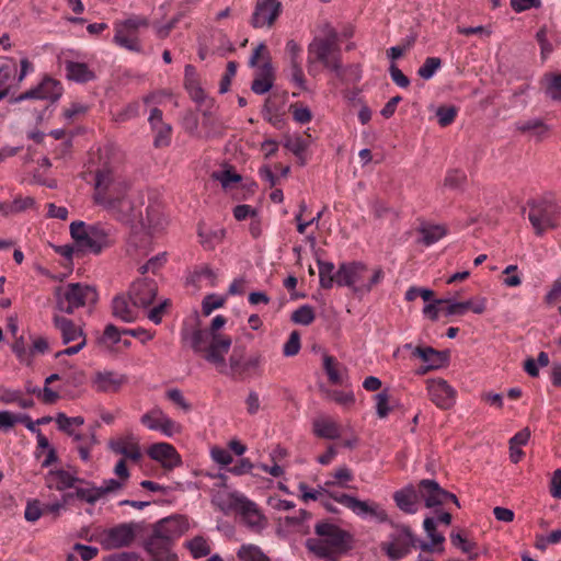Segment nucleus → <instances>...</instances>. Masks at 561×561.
<instances>
[{"label":"nucleus","mask_w":561,"mask_h":561,"mask_svg":"<svg viewBox=\"0 0 561 561\" xmlns=\"http://www.w3.org/2000/svg\"><path fill=\"white\" fill-rule=\"evenodd\" d=\"M100 161L94 173V202L111 211L122 221L133 220V203L127 198V185L118 174L114 158L113 146L99 150Z\"/></svg>","instance_id":"f257e3e1"},{"label":"nucleus","mask_w":561,"mask_h":561,"mask_svg":"<svg viewBox=\"0 0 561 561\" xmlns=\"http://www.w3.org/2000/svg\"><path fill=\"white\" fill-rule=\"evenodd\" d=\"M314 533L320 538H309L306 547L310 552L325 561H337L354 548V536L329 522H319L314 526Z\"/></svg>","instance_id":"f03ea898"},{"label":"nucleus","mask_w":561,"mask_h":561,"mask_svg":"<svg viewBox=\"0 0 561 561\" xmlns=\"http://www.w3.org/2000/svg\"><path fill=\"white\" fill-rule=\"evenodd\" d=\"M131 214L133 220L129 222L134 224L137 219L138 225H133L135 230L131 234L130 244L136 248L141 247L145 250L142 254L146 255L149 251L151 237L164 230L169 224L163 211V205L159 199L149 197L146 203L141 204L137 216L134 210Z\"/></svg>","instance_id":"7ed1b4c3"},{"label":"nucleus","mask_w":561,"mask_h":561,"mask_svg":"<svg viewBox=\"0 0 561 561\" xmlns=\"http://www.w3.org/2000/svg\"><path fill=\"white\" fill-rule=\"evenodd\" d=\"M232 340L230 336L214 333L207 329L196 328L190 335L192 350L202 354L204 359L213 364L220 374H227L226 355Z\"/></svg>","instance_id":"20e7f679"},{"label":"nucleus","mask_w":561,"mask_h":561,"mask_svg":"<svg viewBox=\"0 0 561 561\" xmlns=\"http://www.w3.org/2000/svg\"><path fill=\"white\" fill-rule=\"evenodd\" d=\"M368 272L362 262L342 263L337 268V285L352 288L354 294H367L383 278L381 267L375 268L370 277Z\"/></svg>","instance_id":"39448f33"},{"label":"nucleus","mask_w":561,"mask_h":561,"mask_svg":"<svg viewBox=\"0 0 561 561\" xmlns=\"http://www.w3.org/2000/svg\"><path fill=\"white\" fill-rule=\"evenodd\" d=\"M307 68L311 76H316L314 67L321 64L324 68L333 71L336 77L342 78L341 47L339 42L320 39L314 37L308 45Z\"/></svg>","instance_id":"423d86ee"},{"label":"nucleus","mask_w":561,"mask_h":561,"mask_svg":"<svg viewBox=\"0 0 561 561\" xmlns=\"http://www.w3.org/2000/svg\"><path fill=\"white\" fill-rule=\"evenodd\" d=\"M55 296L57 309L69 314L78 308L96 304L99 298L94 287L80 283L57 287Z\"/></svg>","instance_id":"0eeeda50"},{"label":"nucleus","mask_w":561,"mask_h":561,"mask_svg":"<svg viewBox=\"0 0 561 561\" xmlns=\"http://www.w3.org/2000/svg\"><path fill=\"white\" fill-rule=\"evenodd\" d=\"M528 219L538 236L558 226L560 210L558 205L546 197L533 198L527 202Z\"/></svg>","instance_id":"6e6552de"},{"label":"nucleus","mask_w":561,"mask_h":561,"mask_svg":"<svg viewBox=\"0 0 561 561\" xmlns=\"http://www.w3.org/2000/svg\"><path fill=\"white\" fill-rule=\"evenodd\" d=\"M393 531L389 534V540L381 542L380 549L390 561H399L407 557L412 548L419 547V539L407 525L389 522Z\"/></svg>","instance_id":"1a4fd4ad"},{"label":"nucleus","mask_w":561,"mask_h":561,"mask_svg":"<svg viewBox=\"0 0 561 561\" xmlns=\"http://www.w3.org/2000/svg\"><path fill=\"white\" fill-rule=\"evenodd\" d=\"M217 505L222 512L228 510L237 511L244 523L252 529L264 527L265 517L261 514L257 505L239 493L228 494L226 502H218Z\"/></svg>","instance_id":"9d476101"},{"label":"nucleus","mask_w":561,"mask_h":561,"mask_svg":"<svg viewBox=\"0 0 561 561\" xmlns=\"http://www.w3.org/2000/svg\"><path fill=\"white\" fill-rule=\"evenodd\" d=\"M149 20L141 15H131L130 18L115 23L114 43L130 51L140 53L141 45L137 37L140 27H148Z\"/></svg>","instance_id":"9b49d317"},{"label":"nucleus","mask_w":561,"mask_h":561,"mask_svg":"<svg viewBox=\"0 0 561 561\" xmlns=\"http://www.w3.org/2000/svg\"><path fill=\"white\" fill-rule=\"evenodd\" d=\"M190 527L188 520L183 515H173L160 519L152 526V534L149 536L153 539L173 543Z\"/></svg>","instance_id":"f8f14e48"},{"label":"nucleus","mask_w":561,"mask_h":561,"mask_svg":"<svg viewBox=\"0 0 561 561\" xmlns=\"http://www.w3.org/2000/svg\"><path fill=\"white\" fill-rule=\"evenodd\" d=\"M261 365V355H254L245 359L244 347H234L229 357V370L226 375L243 380L251 374L257 373Z\"/></svg>","instance_id":"ddd939ff"},{"label":"nucleus","mask_w":561,"mask_h":561,"mask_svg":"<svg viewBox=\"0 0 561 561\" xmlns=\"http://www.w3.org/2000/svg\"><path fill=\"white\" fill-rule=\"evenodd\" d=\"M329 496L351 510L356 515H370L381 523L388 522L387 513L381 510L378 504H369L366 501H360L357 497L345 493H329Z\"/></svg>","instance_id":"4468645a"},{"label":"nucleus","mask_w":561,"mask_h":561,"mask_svg":"<svg viewBox=\"0 0 561 561\" xmlns=\"http://www.w3.org/2000/svg\"><path fill=\"white\" fill-rule=\"evenodd\" d=\"M416 493L419 501H423L426 507L443 505L448 499L456 504V495L442 489L435 480H421Z\"/></svg>","instance_id":"2eb2a0df"},{"label":"nucleus","mask_w":561,"mask_h":561,"mask_svg":"<svg viewBox=\"0 0 561 561\" xmlns=\"http://www.w3.org/2000/svg\"><path fill=\"white\" fill-rule=\"evenodd\" d=\"M158 294V285L154 279L147 277L136 279L129 287L128 298L134 307L147 308L152 304Z\"/></svg>","instance_id":"dca6fc26"},{"label":"nucleus","mask_w":561,"mask_h":561,"mask_svg":"<svg viewBox=\"0 0 561 561\" xmlns=\"http://www.w3.org/2000/svg\"><path fill=\"white\" fill-rule=\"evenodd\" d=\"M282 12L279 0H256L250 23L254 28L271 27Z\"/></svg>","instance_id":"f3484780"},{"label":"nucleus","mask_w":561,"mask_h":561,"mask_svg":"<svg viewBox=\"0 0 561 561\" xmlns=\"http://www.w3.org/2000/svg\"><path fill=\"white\" fill-rule=\"evenodd\" d=\"M62 85L58 80H55L50 77H45L37 87L20 94L18 98L14 99V102L37 99L48 100L54 103L57 100H59V98L62 94Z\"/></svg>","instance_id":"a211bd4d"},{"label":"nucleus","mask_w":561,"mask_h":561,"mask_svg":"<svg viewBox=\"0 0 561 561\" xmlns=\"http://www.w3.org/2000/svg\"><path fill=\"white\" fill-rule=\"evenodd\" d=\"M135 524H119L104 533V546L107 549H118L129 546L135 539Z\"/></svg>","instance_id":"6ab92c4d"},{"label":"nucleus","mask_w":561,"mask_h":561,"mask_svg":"<svg viewBox=\"0 0 561 561\" xmlns=\"http://www.w3.org/2000/svg\"><path fill=\"white\" fill-rule=\"evenodd\" d=\"M427 391L432 402L440 409H450L455 401V391L446 380L431 379L427 381Z\"/></svg>","instance_id":"aec40b11"},{"label":"nucleus","mask_w":561,"mask_h":561,"mask_svg":"<svg viewBox=\"0 0 561 561\" xmlns=\"http://www.w3.org/2000/svg\"><path fill=\"white\" fill-rule=\"evenodd\" d=\"M148 456L160 462L165 470H172L182 465V459L176 449L168 443H156L148 448Z\"/></svg>","instance_id":"412c9836"},{"label":"nucleus","mask_w":561,"mask_h":561,"mask_svg":"<svg viewBox=\"0 0 561 561\" xmlns=\"http://www.w3.org/2000/svg\"><path fill=\"white\" fill-rule=\"evenodd\" d=\"M128 378L126 375L117 374L112 370L96 371L92 378V387L98 392H117L127 383Z\"/></svg>","instance_id":"4be33fe9"},{"label":"nucleus","mask_w":561,"mask_h":561,"mask_svg":"<svg viewBox=\"0 0 561 561\" xmlns=\"http://www.w3.org/2000/svg\"><path fill=\"white\" fill-rule=\"evenodd\" d=\"M414 356L421 358L428 368L438 369L445 366L450 358V351H437L431 346H416L412 353Z\"/></svg>","instance_id":"5701e85b"},{"label":"nucleus","mask_w":561,"mask_h":561,"mask_svg":"<svg viewBox=\"0 0 561 561\" xmlns=\"http://www.w3.org/2000/svg\"><path fill=\"white\" fill-rule=\"evenodd\" d=\"M274 81L275 73L272 62L264 61V64L259 67L257 75L251 83V90L255 94H264L273 88Z\"/></svg>","instance_id":"b1692460"},{"label":"nucleus","mask_w":561,"mask_h":561,"mask_svg":"<svg viewBox=\"0 0 561 561\" xmlns=\"http://www.w3.org/2000/svg\"><path fill=\"white\" fill-rule=\"evenodd\" d=\"M108 448L113 453L123 455L125 458L133 461H138L141 458L140 447L138 443L133 442L131 435L126 438L111 439L108 442Z\"/></svg>","instance_id":"393cba45"},{"label":"nucleus","mask_w":561,"mask_h":561,"mask_svg":"<svg viewBox=\"0 0 561 561\" xmlns=\"http://www.w3.org/2000/svg\"><path fill=\"white\" fill-rule=\"evenodd\" d=\"M66 78L77 83H87L95 79V73L85 62L65 61Z\"/></svg>","instance_id":"a878e982"},{"label":"nucleus","mask_w":561,"mask_h":561,"mask_svg":"<svg viewBox=\"0 0 561 561\" xmlns=\"http://www.w3.org/2000/svg\"><path fill=\"white\" fill-rule=\"evenodd\" d=\"M184 87L187 90L192 100L197 104H202L206 101L205 91L202 89L196 69L192 65L185 66Z\"/></svg>","instance_id":"bb28decb"},{"label":"nucleus","mask_w":561,"mask_h":561,"mask_svg":"<svg viewBox=\"0 0 561 561\" xmlns=\"http://www.w3.org/2000/svg\"><path fill=\"white\" fill-rule=\"evenodd\" d=\"M53 321L55 327L61 333L64 344H69L70 342L77 341L79 339L81 341L82 336H85L83 330L70 319L60 316H55Z\"/></svg>","instance_id":"cd10ccee"},{"label":"nucleus","mask_w":561,"mask_h":561,"mask_svg":"<svg viewBox=\"0 0 561 561\" xmlns=\"http://www.w3.org/2000/svg\"><path fill=\"white\" fill-rule=\"evenodd\" d=\"M393 500L397 506L408 514L416 512L415 504L419 501V493L413 485H408L393 494Z\"/></svg>","instance_id":"c85d7f7f"},{"label":"nucleus","mask_w":561,"mask_h":561,"mask_svg":"<svg viewBox=\"0 0 561 561\" xmlns=\"http://www.w3.org/2000/svg\"><path fill=\"white\" fill-rule=\"evenodd\" d=\"M128 296H116L112 301V313L124 322H133L137 318V307L129 305Z\"/></svg>","instance_id":"c756f323"},{"label":"nucleus","mask_w":561,"mask_h":561,"mask_svg":"<svg viewBox=\"0 0 561 561\" xmlns=\"http://www.w3.org/2000/svg\"><path fill=\"white\" fill-rule=\"evenodd\" d=\"M545 95L553 101H561V72H547L540 79Z\"/></svg>","instance_id":"7c9ffc66"},{"label":"nucleus","mask_w":561,"mask_h":561,"mask_svg":"<svg viewBox=\"0 0 561 561\" xmlns=\"http://www.w3.org/2000/svg\"><path fill=\"white\" fill-rule=\"evenodd\" d=\"M48 488H56L59 491L72 488L77 481L82 482L81 479L72 476L66 470L49 471L46 477Z\"/></svg>","instance_id":"2f4dec72"},{"label":"nucleus","mask_w":561,"mask_h":561,"mask_svg":"<svg viewBox=\"0 0 561 561\" xmlns=\"http://www.w3.org/2000/svg\"><path fill=\"white\" fill-rule=\"evenodd\" d=\"M319 267V283L323 289H331L334 283L337 285V271L332 262L317 260Z\"/></svg>","instance_id":"473e14b6"},{"label":"nucleus","mask_w":561,"mask_h":561,"mask_svg":"<svg viewBox=\"0 0 561 561\" xmlns=\"http://www.w3.org/2000/svg\"><path fill=\"white\" fill-rule=\"evenodd\" d=\"M436 527H437V520L435 517H426L425 518L424 529H425L427 536L431 538L432 542L428 543V542L419 540V542H420L419 548L422 549L423 551L432 552L433 547L435 545L442 543L444 541V536L436 531Z\"/></svg>","instance_id":"72a5a7b5"},{"label":"nucleus","mask_w":561,"mask_h":561,"mask_svg":"<svg viewBox=\"0 0 561 561\" xmlns=\"http://www.w3.org/2000/svg\"><path fill=\"white\" fill-rule=\"evenodd\" d=\"M313 432L317 436L327 439H336L340 437V426L332 420H316L313 422Z\"/></svg>","instance_id":"f704fd0d"},{"label":"nucleus","mask_w":561,"mask_h":561,"mask_svg":"<svg viewBox=\"0 0 561 561\" xmlns=\"http://www.w3.org/2000/svg\"><path fill=\"white\" fill-rule=\"evenodd\" d=\"M92 236V244L95 247V254L101 253L104 249L110 248L114 240L110 232L101 226H89Z\"/></svg>","instance_id":"c9c22d12"},{"label":"nucleus","mask_w":561,"mask_h":561,"mask_svg":"<svg viewBox=\"0 0 561 561\" xmlns=\"http://www.w3.org/2000/svg\"><path fill=\"white\" fill-rule=\"evenodd\" d=\"M323 368L328 375L329 381L333 385L342 383L341 369L346 370L333 356L323 355Z\"/></svg>","instance_id":"e433bc0d"},{"label":"nucleus","mask_w":561,"mask_h":561,"mask_svg":"<svg viewBox=\"0 0 561 561\" xmlns=\"http://www.w3.org/2000/svg\"><path fill=\"white\" fill-rule=\"evenodd\" d=\"M237 556L240 561H271L259 546L252 543L242 545Z\"/></svg>","instance_id":"4c0bfd02"},{"label":"nucleus","mask_w":561,"mask_h":561,"mask_svg":"<svg viewBox=\"0 0 561 561\" xmlns=\"http://www.w3.org/2000/svg\"><path fill=\"white\" fill-rule=\"evenodd\" d=\"M485 308L486 298L477 296L466 301H458V316H462L469 311L481 314L485 311Z\"/></svg>","instance_id":"58836bf2"},{"label":"nucleus","mask_w":561,"mask_h":561,"mask_svg":"<svg viewBox=\"0 0 561 561\" xmlns=\"http://www.w3.org/2000/svg\"><path fill=\"white\" fill-rule=\"evenodd\" d=\"M186 547L194 559H199L210 553V547L202 536H196L187 541Z\"/></svg>","instance_id":"ea45409f"},{"label":"nucleus","mask_w":561,"mask_h":561,"mask_svg":"<svg viewBox=\"0 0 561 561\" xmlns=\"http://www.w3.org/2000/svg\"><path fill=\"white\" fill-rule=\"evenodd\" d=\"M419 232L421 234L419 241L425 245H431L445 234V229L440 226H427L420 228Z\"/></svg>","instance_id":"a19ab883"},{"label":"nucleus","mask_w":561,"mask_h":561,"mask_svg":"<svg viewBox=\"0 0 561 561\" xmlns=\"http://www.w3.org/2000/svg\"><path fill=\"white\" fill-rule=\"evenodd\" d=\"M316 319L314 310L309 305H304L296 309L290 317V320L294 323L301 324V325H309L311 324Z\"/></svg>","instance_id":"79ce46f5"},{"label":"nucleus","mask_w":561,"mask_h":561,"mask_svg":"<svg viewBox=\"0 0 561 561\" xmlns=\"http://www.w3.org/2000/svg\"><path fill=\"white\" fill-rule=\"evenodd\" d=\"M56 423L60 431L65 432L68 435H73V430L71 428V426L83 425L84 419L82 416L69 417L65 413H58L56 416Z\"/></svg>","instance_id":"37998d69"},{"label":"nucleus","mask_w":561,"mask_h":561,"mask_svg":"<svg viewBox=\"0 0 561 561\" xmlns=\"http://www.w3.org/2000/svg\"><path fill=\"white\" fill-rule=\"evenodd\" d=\"M201 237V242L204 245L205 249L211 250L215 248L216 244L222 241L225 237V230L224 229H217V230H209V231H203L199 229L198 232Z\"/></svg>","instance_id":"c03bdc74"},{"label":"nucleus","mask_w":561,"mask_h":561,"mask_svg":"<svg viewBox=\"0 0 561 561\" xmlns=\"http://www.w3.org/2000/svg\"><path fill=\"white\" fill-rule=\"evenodd\" d=\"M101 425L99 422H95L93 425L89 426V444H80L78 446L80 458L84 461H88L90 459L91 447L99 444V439L96 437V430Z\"/></svg>","instance_id":"a18cd8bd"},{"label":"nucleus","mask_w":561,"mask_h":561,"mask_svg":"<svg viewBox=\"0 0 561 561\" xmlns=\"http://www.w3.org/2000/svg\"><path fill=\"white\" fill-rule=\"evenodd\" d=\"M202 126L205 129L204 138L210 139L222 134V125L216 116L203 118Z\"/></svg>","instance_id":"49530a36"},{"label":"nucleus","mask_w":561,"mask_h":561,"mask_svg":"<svg viewBox=\"0 0 561 561\" xmlns=\"http://www.w3.org/2000/svg\"><path fill=\"white\" fill-rule=\"evenodd\" d=\"M284 147L293 152L296 157H300L309 147V142L301 136H288L284 141Z\"/></svg>","instance_id":"de8ad7c7"},{"label":"nucleus","mask_w":561,"mask_h":561,"mask_svg":"<svg viewBox=\"0 0 561 561\" xmlns=\"http://www.w3.org/2000/svg\"><path fill=\"white\" fill-rule=\"evenodd\" d=\"M442 60L438 57H427L424 64L419 68L417 75L424 80H430L436 70L440 67Z\"/></svg>","instance_id":"09e8293b"},{"label":"nucleus","mask_w":561,"mask_h":561,"mask_svg":"<svg viewBox=\"0 0 561 561\" xmlns=\"http://www.w3.org/2000/svg\"><path fill=\"white\" fill-rule=\"evenodd\" d=\"M290 80L302 91L307 90L305 75L299 60L289 61Z\"/></svg>","instance_id":"8fccbe9b"},{"label":"nucleus","mask_w":561,"mask_h":561,"mask_svg":"<svg viewBox=\"0 0 561 561\" xmlns=\"http://www.w3.org/2000/svg\"><path fill=\"white\" fill-rule=\"evenodd\" d=\"M156 130L153 146L156 148L167 147L170 144L172 128L169 124L161 123Z\"/></svg>","instance_id":"3c124183"},{"label":"nucleus","mask_w":561,"mask_h":561,"mask_svg":"<svg viewBox=\"0 0 561 561\" xmlns=\"http://www.w3.org/2000/svg\"><path fill=\"white\" fill-rule=\"evenodd\" d=\"M517 128L522 133H534L537 136H541L547 130V127L541 119L520 122L518 123Z\"/></svg>","instance_id":"603ef678"},{"label":"nucleus","mask_w":561,"mask_h":561,"mask_svg":"<svg viewBox=\"0 0 561 561\" xmlns=\"http://www.w3.org/2000/svg\"><path fill=\"white\" fill-rule=\"evenodd\" d=\"M79 242L76 244L77 247V257L83 256L85 253L95 254V247L92 244V236L90 230L88 234L78 236Z\"/></svg>","instance_id":"864d4df0"},{"label":"nucleus","mask_w":561,"mask_h":561,"mask_svg":"<svg viewBox=\"0 0 561 561\" xmlns=\"http://www.w3.org/2000/svg\"><path fill=\"white\" fill-rule=\"evenodd\" d=\"M300 350V335L298 331H293L289 339L284 345L283 353L285 356H295Z\"/></svg>","instance_id":"5fc2aeb1"},{"label":"nucleus","mask_w":561,"mask_h":561,"mask_svg":"<svg viewBox=\"0 0 561 561\" xmlns=\"http://www.w3.org/2000/svg\"><path fill=\"white\" fill-rule=\"evenodd\" d=\"M436 116L438 118V123L440 126H448L454 122L456 116V107L455 106H439L436 111Z\"/></svg>","instance_id":"6e6d98bb"},{"label":"nucleus","mask_w":561,"mask_h":561,"mask_svg":"<svg viewBox=\"0 0 561 561\" xmlns=\"http://www.w3.org/2000/svg\"><path fill=\"white\" fill-rule=\"evenodd\" d=\"M162 411L160 409H153L148 413L144 414L140 419L141 423L149 430H158V425L161 421Z\"/></svg>","instance_id":"4d7b16f0"},{"label":"nucleus","mask_w":561,"mask_h":561,"mask_svg":"<svg viewBox=\"0 0 561 561\" xmlns=\"http://www.w3.org/2000/svg\"><path fill=\"white\" fill-rule=\"evenodd\" d=\"M290 112L293 114L294 119L300 124L309 123L312 118L311 111L306 106L293 104L290 105Z\"/></svg>","instance_id":"13d9d810"},{"label":"nucleus","mask_w":561,"mask_h":561,"mask_svg":"<svg viewBox=\"0 0 561 561\" xmlns=\"http://www.w3.org/2000/svg\"><path fill=\"white\" fill-rule=\"evenodd\" d=\"M333 477L337 480V482H335V481H327L325 485H328V486H330V485L345 486L346 482H350V481L353 480L352 471L347 467L339 468L334 472Z\"/></svg>","instance_id":"bf43d9fd"},{"label":"nucleus","mask_w":561,"mask_h":561,"mask_svg":"<svg viewBox=\"0 0 561 561\" xmlns=\"http://www.w3.org/2000/svg\"><path fill=\"white\" fill-rule=\"evenodd\" d=\"M224 305V299L218 298L216 295H207L202 302V310L205 316H209L215 309Z\"/></svg>","instance_id":"052dcab7"},{"label":"nucleus","mask_w":561,"mask_h":561,"mask_svg":"<svg viewBox=\"0 0 561 561\" xmlns=\"http://www.w3.org/2000/svg\"><path fill=\"white\" fill-rule=\"evenodd\" d=\"M75 494H76V497L80 499L81 501H85L89 504H94L98 500L101 499L98 488H92V489L78 488L76 490Z\"/></svg>","instance_id":"680f3d73"},{"label":"nucleus","mask_w":561,"mask_h":561,"mask_svg":"<svg viewBox=\"0 0 561 561\" xmlns=\"http://www.w3.org/2000/svg\"><path fill=\"white\" fill-rule=\"evenodd\" d=\"M376 400H377V404H376L377 415L380 419H383L388 415V413L390 411V408L388 405V403H389L388 390H383V391L379 392L376 396Z\"/></svg>","instance_id":"e2e57ef3"},{"label":"nucleus","mask_w":561,"mask_h":561,"mask_svg":"<svg viewBox=\"0 0 561 561\" xmlns=\"http://www.w3.org/2000/svg\"><path fill=\"white\" fill-rule=\"evenodd\" d=\"M263 58L265 61H271L270 53L267 50V47L264 43H260L253 50L250 59H249V66L250 67H257L259 59Z\"/></svg>","instance_id":"0e129e2a"},{"label":"nucleus","mask_w":561,"mask_h":561,"mask_svg":"<svg viewBox=\"0 0 561 561\" xmlns=\"http://www.w3.org/2000/svg\"><path fill=\"white\" fill-rule=\"evenodd\" d=\"M122 334V331H119L117 327L110 323L105 327L103 336L99 340V342L103 343L105 341H110L112 344H117L121 342Z\"/></svg>","instance_id":"69168bd1"},{"label":"nucleus","mask_w":561,"mask_h":561,"mask_svg":"<svg viewBox=\"0 0 561 561\" xmlns=\"http://www.w3.org/2000/svg\"><path fill=\"white\" fill-rule=\"evenodd\" d=\"M389 72L392 81L400 88H408L410 85V79L398 68L397 65L391 64Z\"/></svg>","instance_id":"338daca9"},{"label":"nucleus","mask_w":561,"mask_h":561,"mask_svg":"<svg viewBox=\"0 0 561 561\" xmlns=\"http://www.w3.org/2000/svg\"><path fill=\"white\" fill-rule=\"evenodd\" d=\"M44 514L38 501L28 502L25 508L24 517L28 522H36Z\"/></svg>","instance_id":"774afa93"}]
</instances>
